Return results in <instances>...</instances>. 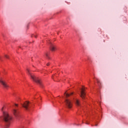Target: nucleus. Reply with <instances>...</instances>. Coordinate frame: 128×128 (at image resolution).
<instances>
[{
	"instance_id": "nucleus-8",
	"label": "nucleus",
	"mask_w": 128,
	"mask_h": 128,
	"mask_svg": "<svg viewBox=\"0 0 128 128\" xmlns=\"http://www.w3.org/2000/svg\"><path fill=\"white\" fill-rule=\"evenodd\" d=\"M28 104H30V102L26 101L24 104H22V106L28 110Z\"/></svg>"
},
{
	"instance_id": "nucleus-13",
	"label": "nucleus",
	"mask_w": 128,
	"mask_h": 128,
	"mask_svg": "<svg viewBox=\"0 0 128 128\" xmlns=\"http://www.w3.org/2000/svg\"><path fill=\"white\" fill-rule=\"evenodd\" d=\"M34 38H38V34H32V35H31V38H34Z\"/></svg>"
},
{
	"instance_id": "nucleus-5",
	"label": "nucleus",
	"mask_w": 128,
	"mask_h": 128,
	"mask_svg": "<svg viewBox=\"0 0 128 128\" xmlns=\"http://www.w3.org/2000/svg\"><path fill=\"white\" fill-rule=\"evenodd\" d=\"M10 60V57L8 54H4L3 56H0V62H4V60Z\"/></svg>"
},
{
	"instance_id": "nucleus-10",
	"label": "nucleus",
	"mask_w": 128,
	"mask_h": 128,
	"mask_svg": "<svg viewBox=\"0 0 128 128\" xmlns=\"http://www.w3.org/2000/svg\"><path fill=\"white\" fill-rule=\"evenodd\" d=\"M45 56L47 60H51L50 52H47L45 53Z\"/></svg>"
},
{
	"instance_id": "nucleus-16",
	"label": "nucleus",
	"mask_w": 128,
	"mask_h": 128,
	"mask_svg": "<svg viewBox=\"0 0 128 128\" xmlns=\"http://www.w3.org/2000/svg\"><path fill=\"white\" fill-rule=\"evenodd\" d=\"M60 14V12H58L56 13V14Z\"/></svg>"
},
{
	"instance_id": "nucleus-14",
	"label": "nucleus",
	"mask_w": 128,
	"mask_h": 128,
	"mask_svg": "<svg viewBox=\"0 0 128 128\" xmlns=\"http://www.w3.org/2000/svg\"><path fill=\"white\" fill-rule=\"evenodd\" d=\"M60 54H64V51H60Z\"/></svg>"
},
{
	"instance_id": "nucleus-2",
	"label": "nucleus",
	"mask_w": 128,
	"mask_h": 128,
	"mask_svg": "<svg viewBox=\"0 0 128 128\" xmlns=\"http://www.w3.org/2000/svg\"><path fill=\"white\" fill-rule=\"evenodd\" d=\"M26 70L28 74V76H30L31 78L33 80L34 82H35L38 84H40V86H42V84L40 82V79H38V78L37 77H36V76H34V74H32V73L30 72V70L29 68H27Z\"/></svg>"
},
{
	"instance_id": "nucleus-23",
	"label": "nucleus",
	"mask_w": 128,
	"mask_h": 128,
	"mask_svg": "<svg viewBox=\"0 0 128 128\" xmlns=\"http://www.w3.org/2000/svg\"><path fill=\"white\" fill-rule=\"evenodd\" d=\"M66 58H68V56H66Z\"/></svg>"
},
{
	"instance_id": "nucleus-20",
	"label": "nucleus",
	"mask_w": 128,
	"mask_h": 128,
	"mask_svg": "<svg viewBox=\"0 0 128 128\" xmlns=\"http://www.w3.org/2000/svg\"><path fill=\"white\" fill-rule=\"evenodd\" d=\"M4 110V108H2V110Z\"/></svg>"
},
{
	"instance_id": "nucleus-25",
	"label": "nucleus",
	"mask_w": 128,
	"mask_h": 128,
	"mask_svg": "<svg viewBox=\"0 0 128 128\" xmlns=\"http://www.w3.org/2000/svg\"><path fill=\"white\" fill-rule=\"evenodd\" d=\"M3 36H4L3 35Z\"/></svg>"
},
{
	"instance_id": "nucleus-18",
	"label": "nucleus",
	"mask_w": 128,
	"mask_h": 128,
	"mask_svg": "<svg viewBox=\"0 0 128 128\" xmlns=\"http://www.w3.org/2000/svg\"><path fill=\"white\" fill-rule=\"evenodd\" d=\"M95 126H98V124H96Z\"/></svg>"
},
{
	"instance_id": "nucleus-7",
	"label": "nucleus",
	"mask_w": 128,
	"mask_h": 128,
	"mask_svg": "<svg viewBox=\"0 0 128 128\" xmlns=\"http://www.w3.org/2000/svg\"><path fill=\"white\" fill-rule=\"evenodd\" d=\"M0 83L2 84V86L4 88H8V85L6 82H4L2 79H0Z\"/></svg>"
},
{
	"instance_id": "nucleus-6",
	"label": "nucleus",
	"mask_w": 128,
	"mask_h": 128,
	"mask_svg": "<svg viewBox=\"0 0 128 128\" xmlns=\"http://www.w3.org/2000/svg\"><path fill=\"white\" fill-rule=\"evenodd\" d=\"M80 96V98H82L83 100H84V98H86V92H84V88H82L81 89Z\"/></svg>"
},
{
	"instance_id": "nucleus-24",
	"label": "nucleus",
	"mask_w": 128,
	"mask_h": 128,
	"mask_svg": "<svg viewBox=\"0 0 128 128\" xmlns=\"http://www.w3.org/2000/svg\"><path fill=\"white\" fill-rule=\"evenodd\" d=\"M88 60H90V58H88Z\"/></svg>"
},
{
	"instance_id": "nucleus-22",
	"label": "nucleus",
	"mask_w": 128,
	"mask_h": 128,
	"mask_svg": "<svg viewBox=\"0 0 128 128\" xmlns=\"http://www.w3.org/2000/svg\"><path fill=\"white\" fill-rule=\"evenodd\" d=\"M97 82H98V80H97Z\"/></svg>"
},
{
	"instance_id": "nucleus-1",
	"label": "nucleus",
	"mask_w": 128,
	"mask_h": 128,
	"mask_svg": "<svg viewBox=\"0 0 128 128\" xmlns=\"http://www.w3.org/2000/svg\"><path fill=\"white\" fill-rule=\"evenodd\" d=\"M1 118L3 120L4 122L6 127V128H8L10 126V122H12V116H10L8 112H3V117H1Z\"/></svg>"
},
{
	"instance_id": "nucleus-15",
	"label": "nucleus",
	"mask_w": 128,
	"mask_h": 128,
	"mask_svg": "<svg viewBox=\"0 0 128 128\" xmlns=\"http://www.w3.org/2000/svg\"><path fill=\"white\" fill-rule=\"evenodd\" d=\"M46 64H50V62H48Z\"/></svg>"
},
{
	"instance_id": "nucleus-11",
	"label": "nucleus",
	"mask_w": 128,
	"mask_h": 128,
	"mask_svg": "<svg viewBox=\"0 0 128 128\" xmlns=\"http://www.w3.org/2000/svg\"><path fill=\"white\" fill-rule=\"evenodd\" d=\"M75 102V104H76V106H80V100L78 99H76L74 100Z\"/></svg>"
},
{
	"instance_id": "nucleus-12",
	"label": "nucleus",
	"mask_w": 128,
	"mask_h": 128,
	"mask_svg": "<svg viewBox=\"0 0 128 128\" xmlns=\"http://www.w3.org/2000/svg\"><path fill=\"white\" fill-rule=\"evenodd\" d=\"M64 94H66V98H68L70 96H72V94H74V92H71L70 94L64 93Z\"/></svg>"
},
{
	"instance_id": "nucleus-21",
	"label": "nucleus",
	"mask_w": 128,
	"mask_h": 128,
	"mask_svg": "<svg viewBox=\"0 0 128 128\" xmlns=\"http://www.w3.org/2000/svg\"><path fill=\"white\" fill-rule=\"evenodd\" d=\"M27 28H28V25H27Z\"/></svg>"
},
{
	"instance_id": "nucleus-4",
	"label": "nucleus",
	"mask_w": 128,
	"mask_h": 128,
	"mask_svg": "<svg viewBox=\"0 0 128 128\" xmlns=\"http://www.w3.org/2000/svg\"><path fill=\"white\" fill-rule=\"evenodd\" d=\"M65 103L68 108H72V104L70 100L66 99L65 100Z\"/></svg>"
},
{
	"instance_id": "nucleus-19",
	"label": "nucleus",
	"mask_w": 128,
	"mask_h": 128,
	"mask_svg": "<svg viewBox=\"0 0 128 128\" xmlns=\"http://www.w3.org/2000/svg\"><path fill=\"white\" fill-rule=\"evenodd\" d=\"M34 60V58H32V60Z\"/></svg>"
},
{
	"instance_id": "nucleus-9",
	"label": "nucleus",
	"mask_w": 128,
	"mask_h": 128,
	"mask_svg": "<svg viewBox=\"0 0 128 128\" xmlns=\"http://www.w3.org/2000/svg\"><path fill=\"white\" fill-rule=\"evenodd\" d=\"M13 114L16 116V118L18 117V114H20V112L18 110L14 109L13 110Z\"/></svg>"
},
{
	"instance_id": "nucleus-3",
	"label": "nucleus",
	"mask_w": 128,
	"mask_h": 128,
	"mask_svg": "<svg viewBox=\"0 0 128 128\" xmlns=\"http://www.w3.org/2000/svg\"><path fill=\"white\" fill-rule=\"evenodd\" d=\"M49 46H50V52H56L58 48H56V46H54L53 44H52L50 41L48 43Z\"/></svg>"
},
{
	"instance_id": "nucleus-17",
	"label": "nucleus",
	"mask_w": 128,
	"mask_h": 128,
	"mask_svg": "<svg viewBox=\"0 0 128 128\" xmlns=\"http://www.w3.org/2000/svg\"><path fill=\"white\" fill-rule=\"evenodd\" d=\"M15 106H18V104H15Z\"/></svg>"
}]
</instances>
